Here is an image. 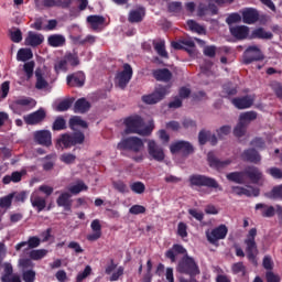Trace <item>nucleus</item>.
Masks as SVG:
<instances>
[{
  "label": "nucleus",
  "mask_w": 282,
  "mask_h": 282,
  "mask_svg": "<svg viewBox=\"0 0 282 282\" xmlns=\"http://www.w3.org/2000/svg\"><path fill=\"white\" fill-rule=\"evenodd\" d=\"M237 85L232 84L231 82L226 83L223 85L221 96L223 98H230L232 96H237Z\"/></svg>",
  "instance_id": "ea45409f"
},
{
  "label": "nucleus",
  "mask_w": 282,
  "mask_h": 282,
  "mask_svg": "<svg viewBox=\"0 0 282 282\" xmlns=\"http://www.w3.org/2000/svg\"><path fill=\"white\" fill-rule=\"evenodd\" d=\"M67 86L68 87H84L85 86V73L84 72H76L66 77Z\"/></svg>",
  "instance_id": "5701e85b"
},
{
  "label": "nucleus",
  "mask_w": 282,
  "mask_h": 282,
  "mask_svg": "<svg viewBox=\"0 0 282 282\" xmlns=\"http://www.w3.org/2000/svg\"><path fill=\"white\" fill-rule=\"evenodd\" d=\"M31 206L37 210V213H42V210H45L47 206V200L45 197L41 195L39 192H33L30 196Z\"/></svg>",
  "instance_id": "412c9836"
},
{
  "label": "nucleus",
  "mask_w": 282,
  "mask_h": 282,
  "mask_svg": "<svg viewBox=\"0 0 282 282\" xmlns=\"http://www.w3.org/2000/svg\"><path fill=\"white\" fill-rule=\"evenodd\" d=\"M35 77H36L35 87L37 89H45L47 85H50L47 80H45V78L43 77V73L41 70L39 69L35 70Z\"/></svg>",
  "instance_id": "de8ad7c7"
},
{
  "label": "nucleus",
  "mask_w": 282,
  "mask_h": 282,
  "mask_svg": "<svg viewBox=\"0 0 282 282\" xmlns=\"http://www.w3.org/2000/svg\"><path fill=\"white\" fill-rule=\"evenodd\" d=\"M232 274H241V276H246V267L243 262H236L231 265Z\"/></svg>",
  "instance_id": "5fc2aeb1"
},
{
  "label": "nucleus",
  "mask_w": 282,
  "mask_h": 282,
  "mask_svg": "<svg viewBox=\"0 0 282 282\" xmlns=\"http://www.w3.org/2000/svg\"><path fill=\"white\" fill-rule=\"evenodd\" d=\"M24 174H25V171L12 172L11 175L3 176L2 184H10L11 182H13V184H19V182H21V180H23Z\"/></svg>",
  "instance_id": "4c0bfd02"
},
{
  "label": "nucleus",
  "mask_w": 282,
  "mask_h": 282,
  "mask_svg": "<svg viewBox=\"0 0 282 282\" xmlns=\"http://www.w3.org/2000/svg\"><path fill=\"white\" fill-rule=\"evenodd\" d=\"M231 191L235 193V195H245L246 197H259L261 193L259 188L253 186H249V189L242 186H232Z\"/></svg>",
  "instance_id": "393cba45"
},
{
  "label": "nucleus",
  "mask_w": 282,
  "mask_h": 282,
  "mask_svg": "<svg viewBox=\"0 0 282 282\" xmlns=\"http://www.w3.org/2000/svg\"><path fill=\"white\" fill-rule=\"evenodd\" d=\"M187 26L192 32H196V34H205L206 29L202 26L199 23L195 22V20H188L187 21Z\"/></svg>",
  "instance_id": "8fccbe9b"
},
{
  "label": "nucleus",
  "mask_w": 282,
  "mask_h": 282,
  "mask_svg": "<svg viewBox=\"0 0 282 282\" xmlns=\"http://www.w3.org/2000/svg\"><path fill=\"white\" fill-rule=\"evenodd\" d=\"M258 116L259 115L257 113V111L250 110V111L240 113L239 120L248 127L250 122H254V120H257Z\"/></svg>",
  "instance_id": "79ce46f5"
},
{
  "label": "nucleus",
  "mask_w": 282,
  "mask_h": 282,
  "mask_svg": "<svg viewBox=\"0 0 282 282\" xmlns=\"http://www.w3.org/2000/svg\"><path fill=\"white\" fill-rule=\"evenodd\" d=\"M148 155L149 160H154V162H162L166 158V154L164 153V148L158 144L155 140L148 141Z\"/></svg>",
  "instance_id": "1a4fd4ad"
},
{
  "label": "nucleus",
  "mask_w": 282,
  "mask_h": 282,
  "mask_svg": "<svg viewBox=\"0 0 282 282\" xmlns=\"http://www.w3.org/2000/svg\"><path fill=\"white\" fill-rule=\"evenodd\" d=\"M273 37H274V34H272V32H267V30L263 28H258V29L253 30L251 32V34L249 35V39H251V40L260 39V40L270 41Z\"/></svg>",
  "instance_id": "c9c22d12"
},
{
  "label": "nucleus",
  "mask_w": 282,
  "mask_h": 282,
  "mask_svg": "<svg viewBox=\"0 0 282 282\" xmlns=\"http://www.w3.org/2000/svg\"><path fill=\"white\" fill-rule=\"evenodd\" d=\"M88 186L83 182H78L76 185L69 187V193L72 195H78V193H83V191H88Z\"/></svg>",
  "instance_id": "864d4df0"
},
{
  "label": "nucleus",
  "mask_w": 282,
  "mask_h": 282,
  "mask_svg": "<svg viewBox=\"0 0 282 282\" xmlns=\"http://www.w3.org/2000/svg\"><path fill=\"white\" fill-rule=\"evenodd\" d=\"M131 78H133V68L129 64H123V70L119 72L116 76L118 87L126 89Z\"/></svg>",
  "instance_id": "9b49d317"
},
{
  "label": "nucleus",
  "mask_w": 282,
  "mask_h": 282,
  "mask_svg": "<svg viewBox=\"0 0 282 282\" xmlns=\"http://www.w3.org/2000/svg\"><path fill=\"white\" fill-rule=\"evenodd\" d=\"M271 89L275 94L276 98L282 100V83L276 82V80L272 82Z\"/></svg>",
  "instance_id": "4d7b16f0"
},
{
  "label": "nucleus",
  "mask_w": 282,
  "mask_h": 282,
  "mask_svg": "<svg viewBox=\"0 0 282 282\" xmlns=\"http://www.w3.org/2000/svg\"><path fill=\"white\" fill-rule=\"evenodd\" d=\"M256 210H259L261 217L265 219H272L276 215V206L268 205L265 203L256 204Z\"/></svg>",
  "instance_id": "b1692460"
},
{
  "label": "nucleus",
  "mask_w": 282,
  "mask_h": 282,
  "mask_svg": "<svg viewBox=\"0 0 282 282\" xmlns=\"http://www.w3.org/2000/svg\"><path fill=\"white\" fill-rule=\"evenodd\" d=\"M245 65H250L251 63H257L259 61H263L265 55L261 52V48L258 46H249L246 48L242 55Z\"/></svg>",
  "instance_id": "6e6552de"
},
{
  "label": "nucleus",
  "mask_w": 282,
  "mask_h": 282,
  "mask_svg": "<svg viewBox=\"0 0 282 282\" xmlns=\"http://www.w3.org/2000/svg\"><path fill=\"white\" fill-rule=\"evenodd\" d=\"M245 178L250 180L251 184H259L263 180V172L254 165H249L243 170Z\"/></svg>",
  "instance_id": "f3484780"
},
{
  "label": "nucleus",
  "mask_w": 282,
  "mask_h": 282,
  "mask_svg": "<svg viewBox=\"0 0 282 282\" xmlns=\"http://www.w3.org/2000/svg\"><path fill=\"white\" fill-rule=\"evenodd\" d=\"M242 21L247 25H252L259 21V11L253 8H247L242 11Z\"/></svg>",
  "instance_id": "c756f323"
},
{
  "label": "nucleus",
  "mask_w": 282,
  "mask_h": 282,
  "mask_svg": "<svg viewBox=\"0 0 282 282\" xmlns=\"http://www.w3.org/2000/svg\"><path fill=\"white\" fill-rule=\"evenodd\" d=\"M87 23H89L91 30H98L100 25H105V17L102 15H88L86 19Z\"/></svg>",
  "instance_id": "58836bf2"
},
{
  "label": "nucleus",
  "mask_w": 282,
  "mask_h": 282,
  "mask_svg": "<svg viewBox=\"0 0 282 282\" xmlns=\"http://www.w3.org/2000/svg\"><path fill=\"white\" fill-rule=\"evenodd\" d=\"M166 94H169V87L161 86L156 88L152 94L144 95L142 100L145 102V105H156V102H160V100H164Z\"/></svg>",
  "instance_id": "ddd939ff"
},
{
  "label": "nucleus",
  "mask_w": 282,
  "mask_h": 282,
  "mask_svg": "<svg viewBox=\"0 0 282 282\" xmlns=\"http://www.w3.org/2000/svg\"><path fill=\"white\" fill-rule=\"evenodd\" d=\"M154 50L161 58H169V52H166V43L164 41L153 42Z\"/></svg>",
  "instance_id": "c03bdc74"
},
{
  "label": "nucleus",
  "mask_w": 282,
  "mask_h": 282,
  "mask_svg": "<svg viewBox=\"0 0 282 282\" xmlns=\"http://www.w3.org/2000/svg\"><path fill=\"white\" fill-rule=\"evenodd\" d=\"M240 158L242 162H249L250 164H259L261 162V154L254 148L243 150Z\"/></svg>",
  "instance_id": "aec40b11"
},
{
  "label": "nucleus",
  "mask_w": 282,
  "mask_h": 282,
  "mask_svg": "<svg viewBox=\"0 0 282 282\" xmlns=\"http://www.w3.org/2000/svg\"><path fill=\"white\" fill-rule=\"evenodd\" d=\"M74 3V0H43L44 8H63L67 10Z\"/></svg>",
  "instance_id": "72a5a7b5"
},
{
  "label": "nucleus",
  "mask_w": 282,
  "mask_h": 282,
  "mask_svg": "<svg viewBox=\"0 0 282 282\" xmlns=\"http://www.w3.org/2000/svg\"><path fill=\"white\" fill-rule=\"evenodd\" d=\"M144 17H147V9L144 7H139L129 12L128 21L129 23H142Z\"/></svg>",
  "instance_id": "a878e982"
},
{
  "label": "nucleus",
  "mask_w": 282,
  "mask_h": 282,
  "mask_svg": "<svg viewBox=\"0 0 282 282\" xmlns=\"http://www.w3.org/2000/svg\"><path fill=\"white\" fill-rule=\"evenodd\" d=\"M265 281L267 282H281V276H279V274H275L272 271H267L265 272Z\"/></svg>",
  "instance_id": "774afa93"
},
{
  "label": "nucleus",
  "mask_w": 282,
  "mask_h": 282,
  "mask_svg": "<svg viewBox=\"0 0 282 282\" xmlns=\"http://www.w3.org/2000/svg\"><path fill=\"white\" fill-rule=\"evenodd\" d=\"M166 94H169V87L161 86L156 88L152 94L144 95L142 100L145 102V105H156V102H160V100H164Z\"/></svg>",
  "instance_id": "f8f14e48"
},
{
  "label": "nucleus",
  "mask_w": 282,
  "mask_h": 282,
  "mask_svg": "<svg viewBox=\"0 0 282 282\" xmlns=\"http://www.w3.org/2000/svg\"><path fill=\"white\" fill-rule=\"evenodd\" d=\"M47 113L43 108H40L39 110L29 113L23 117V120L25 124L34 126V124H40V122H43L46 118Z\"/></svg>",
  "instance_id": "6ab92c4d"
},
{
  "label": "nucleus",
  "mask_w": 282,
  "mask_h": 282,
  "mask_svg": "<svg viewBox=\"0 0 282 282\" xmlns=\"http://www.w3.org/2000/svg\"><path fill=\"white\" fill-rule=\"evenodd\" d=\"M126 133H137L138 135H151L153 133V124L144 127V119L134 115L124 119Z\"/></svg>",
  "instance_id": "f03ea898"
},
{
  "label": "nucleus",
  "mask_w": 282,
  "mask_h": 282,
  "mask_svg": "<svg viewBox=\"0 0 282 282\" xmlns=\"http://www.w3.org/2000/svg\"><path fill=\"white\" fill-rule=\"evenodd\" d=\"M9 107L13 113L21 116L23 111H30V109H34V107H36V100H34L32 97H20L11 101Z\"/></svg>",
  "instance_id": "20e7f679"
},
{
  "label": "nucleus",
  "mask_w": 282,
  "mask_h": 282,
  "mask_svg": "<svg viewBox=\"0 0 282 282\" xmlns=\"http://www.w3.org/2000/svg\"><path fill=\"white\" fill-rule=\"evenodd\" d=\"M117 149L119 151H132V153H140L144 149V142L138 137H129L121 140Z\"/></svg>",
  "instance_id": "423d86ee"
},
{
  "label": "nucleus",
  "mask_w": 282,
  "mask_h": 282,
  "mask_svg": "<svg viewBox=\"0 0 282 282\" xmlns=\"http://www.w3.org/2000/svg\"><path fill=\"white\" fill-rule=\"evenodd\" d=\"M219 14V8L215 3H203L200 2L197 7V17L204 21H209L210 17H217Z\"/></svg>",
  "instance_id": "9d476101"
},
{
  "label": "nucleus",
  "mask_w": 282,
  "mask_h": 282,
  "mask_svg": "<svg viewBox=\"0 0 282 282\" xmlns=\"http://www.w3.org/2000/svg\"><path fill=\"white\" fill-rule=\"evenodd\" d=\"M210 130H200L198 133V144H200V147H204V144H206V142H208L209 138H210Z\"/></svg>",
  "instance_id": "6e6d98bb"
},
{
  "label": "nucleus",
  "mask_w": 282,
  "mask_h": 282,
  "mask_svg": "<svg viewBox=\"0 0 282 282\" xmlns=\"http://www.w3.org/2000/svg\"><path fill=\"white\" fill-rule=\"evenodd\" d=\"M29 247V250H34V248H39L41 246V238L36 236L29 237L28 241H21L15 245V250L19 252L22 248Z\"/></svg>",
  "instance_id": "473e14b6"
},
{
  "label": "nucleus",
  "mask_w": 282,
  "mask_h": 282,
  "mask_svg": "<svg viewBox=\"0 0 282 282\" xmlns=\"http://www.w3.org/2000/svg\"><path fill=\"white\" fill-rule=\"evenodd\" d=\"M257 228H251L245 239L247 259L252 263V265H259L257 260V254H259V249L257 247Z\"/></svg>",
  "instance_id": "7ed1b4c3"
},
{
  "label": "nucleus",
  "mask_w": 282,
  "mask_h": 282,
  "mask_svg": "<svg viewBox=\"0 0 282 282\" xmlns=\"http://www.w3.org/2000/svg\"><path fill=\"white\" fill-rule=\"evenodd\" d=\"M232 131V128L230 126H223L219 129L216 130L218 140H224L226 135H228Z\"/></svg>",
  "instance_id": "13d9d810"
},
{
  "label": "nucleus",
  "mask_w": 282,
  "mask_h": 282,
  "mask_svg": "<svg viewBox=\"0 0 282 282\" xmlns=\"http://www.w3.org/2000/svg\"><path fill=\"white\" fill-rule=\"evenodd\" d=\"M207 162L210 169H215V171H224V169L232 164V160L230 159H227L225 161L219 160L217 156H215V152H208Z\"/></svg>",
  "instance_id": "2eb2a0df"
},
{
  "label": "nucleus",
  "mask_w": 282,
  "mask_h": 282,
  "mask_svg": "<svg viewBox=\"0 0 282 282\" xmlns=\"http://www.w3.org/2000/svg\"><path fill=\"white\" fill-rule=\"evenodd\" d=\"M73 202L69 192L62 193L56 199L57 206L64 208L67 213H70Z\"/></svg>",
  "instance_id": "c85d7f7f"
},
{
  "label": "nucleus",
  "mask_w": 282,
  "mask_h": 282,
  "mask_svg": "<svg viewBox=\"0 0 282 282\" xmlns=\"http://www.w3.org/2000/svg\"><path fill=\"white\" fill-rule=\"evenodd\" d=\"M90 228L94 232L87 236V241H98L102 237V225H100V220H93Z\"/></svg>",
  "instance_id": "2f4dec72"
},
{
  "label": "nucleus",
  "mask_w": 282,
  "mask_h": 282,
  "mask_svg": "<svg viewBox=\"0 0 282 282\" xmlns=\"http://www.w3.org/2000/svg\"><path fill=\"white\" fill-rule=\"evenodd\" d=\"M171 153H183V155H191L195 153V148L188 141H176L170 145Z\"/></svg>",
  "instance_id": "4468645a"
},
{
  "label": "nucleus",
  "mask_w": 282,
  "mask_h": 282,
  "mask_svg": "<svg viewBox=\"0 0 282 282\" xmlns=\"http://www.w3.org/2000/svg\"><path fill=\"white\" fill-rule=\"evenodd\" d=\"M250 147H254V149H265V140L261 137H256L250 141Z\"/></svg>",
  "instance_id": "e2e57ef3"
},
{
  "label": "nucleus",
  "mask_w": 282,
  "mask_h": 282,
  "mask_svg": "<svg viewBox=\"0 0 282 282\" xmlns=\"http://www.w3.org/2000/svg\"><path fill=\"white\" fill-rule=\"evenodd\" d=\"M3 274L1 276V281H6L7 279H10L14 272V269L12 268L11 263H4V270H3Z\"/></svg>",
  "instance_id": "bf43d9fd"
},
{
  "label": "nucleus",
  "mask_w": 282,
  "mask_h": 282,
  "mask_svg": "<svg viewBox=\"0 0 282 282\" xmlns=\"http://www.w3.org/2000/svg\"><path fill=\"white\" fill-rule=\"evenodd\" d=\"M85 142V133L78 131L73 134L64 133L57 139V147H63V149H72L76 144H83Z\"/></svg>",
  "instance_id": "39448f33"
},
{
  "label": "nucleus",
  "mask_w": 282,
  "mask_h": 282,
  "mask_svg": "<svg viewBox=\"0 0 282 282\" xmlns=\"http://www.w3.org/2000/svg\"><path fill=\"white\" fill-rule=\"evenodd\" d=\"M228 182H234L235 184H246V174L243 171L230 172L226 175Z\"/></svg>",
  "instance_id": "a19ab883"
},
{
  "label": "nucleus",
  "mask_w": 282,
  "mask_h": 282,
  "mask_svg": "<svg viewBox=\"0 0 282 282\" xmlns=\"http://www.w3.org/2000/svg\"><path fill=\"white\" fill-rule=\"evenodd\" d=\"M54 69L56 74H58V72H67V59L64 57L63 59L56 62L54 65Z\"/></svg>",
  "instance_id": "052dcab7"
},
{
  "label": "nucleus",
  "mask_w": 282,
  "mask_h": 282,
  "mask_svg": "<svg viewBox=\"0 0 282 282\" xmlns=\"http://www.w3.org/2000/svg\"><path fill=\"white\" fill-rule=\"evenodd\" d=\"M64 129H67V121H65V118L63 117H57L53 122L52 130L64 131Z\"/></svg>",
  "instance_id": "09e8293b"
},
{
  "label": "nucleus",
  "mask_w": 282,
  "mask_h": 282,
  "mask_svg": "<svg viewBox=\"0 0 282 282\" xmlns=\"http://www.w3.org/2000/svg\"><path fill=\"white\" fill-rule=\"evenodd\" d=\"M91 109V104L87 101L85 98H79L76 100L74 105V112L75 113H87Z\"/></svg>",
  "instance_id": "e433bc0d"
},
{
  "label": "nucleus",
  "mask_w": 282,
  "mask_h": 282,
  "mask_svg": "<svg viewBox=\"0 0 282 282\" xmlns=\"http://www.w3.org/2000/svg\"><path fill=\"white\" fill-rule=\"evenodd\" d=\"M22 279L24 282H34L36 280V272L33 270H28L22 273Z\"/></svg>",
  "instance_id": "0e129e2a"
},
{
  "label": "nucleus",
  "mask_w": 282,
  "mask_h": 282,
  "mask_svg": "<svg viewBox=\"0 0 282 282\" xmlns=\"http://www.w3.org/2000/svg\"><path fill=\"white\" fill-rule=\"evenodd\" d=\"M152 76L160 83H170L173 78V73H171L169 68H158L152 70Z\"/></svg>",
  "instance_id": "7c9ffc66"
},
{
  "label": "nucleus",
  "mask_w": 282,
  "mask_h": 282,
  "mask_svg": "<svg viewBox=\"0 0 282 282\" xmlns=\"http://www.w3.org/2000/svg\"><path fill=\"white\" fill-rule=\"evenodd\" d=\"M229 32L237 41H246L250 36V28L247 25H236L229 29Z\"/></svg>",
  "instance_id": "4be33fe9"
},
{
  "label": "nucleus",
  "mask_w": 282,
  "mask_h": 282,
  "mask_svg": "<svg viewBox=\"0 0 282 282\" xmlns=\"http://www.w3.org/2000/svg\"><path fill=\"white\" fill-rule=\"evenodd\" d=\"M33 139L41 147H52V132L50 130H37L33 133Z\"/></svg>",
  "instance_id": "dca6fc26"
},
{
  "label": "nucleus",
  "mask_w": 282,
  "mask_h": 282,
  "mask_svg": "<svg viewBox=\"0 0 282 282\" xmlns=\"http://www.w3.org/2000/svg\"><path fill=\"white\" fill-rule=\"evenodd\" d=\"M89 274H91V267L86 265L84 271H82L77 274L76 281L77 282H83V281H85V279H87V276H89Z\"/></svg>",
  "instance_id": "680f3d73"
},
{
  "label": "nucleus",
  "mask_w": 282,
  "mask_h": 282,
  "mask_svg": "<svg viewBox=\"0 0 282 282\" xmlns=\"http://www.w3.org/2000/svg\"><path fill=\"white\" fill-rule=\"evenodd\" d=\"M47 256L46 249H33L29 252V258L32 261H41V259H44V257Z\"/></svg>",
  "instance_id": "49530a36"
},
{
  "label": "nucleus",
  "mask_w": 282,
  "mask_h": 282,
  "mask_svg": "<svg viewBox=\"0 0 282 282\" xmlns=\"http://www.w3.org/2000/svg\"><path fill=\"white\" fill-rule=\"evenodd\" d=\"M68 124L69 129H72L73 131H76V127H82V129H87L89 127L87 121L83 120V118H80L79 116L70 118Z\"/></svg>",
  "instance_id": "37998d69"
},
{
  "label": "nucleus",
  "mask_w": 282,
  "mask_h": 282,
  "mask_svg": "<svg viewBox=\"0 0 282 282\" xmlns=\"http://www.w3.org/2000/svg\"><path fill=\"white\" fill-rule=\"evenodd\" d=\"M236 109H250L254 105V99L250 96L237 97L231 100Z\"/></svg>",
  "instance_id": "cd10ccee"
},
{
  "label": "nucleus",
  "mask_w": 282,
  "mask_h": 282,
  "mask_svg": "<svg viewBox=\"0 0 282 282\" xmlns=\"http://www.w3.org/2000/svg\"><path fill=\"white\" fill-rule=\"evenodd\" d=\"M228 235V227L226 225H219L214 228L212 232L207 234V240L209 243H217Z\"/></svg>",
  "instance_id": "a211bd4d"
},
{
  "label": "nucleus",
  "mask_w": 282,
  "mask_h": 282,
  "mask_svg": "<svg viewBox=\"0 0 282 282\" xmlns=\"http://www.w3.org/2000/svg\"><path fill=\"white\" fill-rule=\"evenodd\" d=\"M65 43H67V40L63 34H52L47 37V45L50 47H63Z\"/></svg>",
  "instance_id": "f704fd0d"
},
{
  "label": "nucleus",
  "mask_w": 282,
  "mask_h": 282,
  "mask_svg": "<svg viewBox=\"0 0 282 282\" xmlns=\"http://www.w3.org/2000/svg\"><path fill=\"white\" fill-rule=\"evenodd\" d=\"M34 61L31 62H26L24 64V72L26 74V78H32V76H34Z\"/></svg>",
  "instance_id": "338daca9"
},
{
  "label": "nucleus",
  "mask_w": 282,
  "mask_h": 282,
  "mask_svg": "<svg viewBox=\"0 0 282 282\" xmlns=\"http://www.w3.org/2000/svg\"><path fill=\"white\" fill-rule=\"evenodd\" d=\"M177 254H184L176 265V272L180 274H187L188 276H197L200 274L199 265L195 259L188 256L186 249L182 245H173L171 249L165 252V258L170 259L171 263L177 261Z\"/></svg>",
  "instance_id": "f257e3e1"
},
{
  "label": "nucleus",
  "mask_w": 282,
  "mask_h": 282,
  "mask_svg": "<svg viewBox=\"0 0 282 282\" xmlns=\"http://www.w3.org/2000/svg\"><path fill=\"white\" fill-rule=\"evenodd\" d=\"M43 41H45L43 34L30 31L25 37V45H29V47H39V45H43Z\"/></svg>",
  "instance_id": "bb28decb"
},
{
  "label": "nucleus",
  "mask_w": 282,
  "mask_h": 282,
  "mask_svg": "<svg viewBox=\"0 0 282 282\" xmlns=\"http://www.w3.org/2000/svg\"><path fill=\"white\" fill-rule=\"evenodd\" d=\"M59 160L64 164H74V162H76V155L72 153H64L61 155Z\"/></svg>",
  "instance_id": "69168bd1"
},
{
  "label": "nucleus",
  "mask_w": 282,
  "mask_h": 282,
  "mask_svg": "<svg viewBox=\"0 0 282 282\" xmlns=\"http://www.w3.org/2000/svg\"><path fill=\"white\" fill-rule=\"evenodd\" d=\"M189 185L191 186H198V188H202V186H205L206 188H214L217 191L219 188V182L215 180L214 177L203 175V174H193L189 176Z\"/></svg>",
  "instance_id": "0eeeda50"
},
{
  "label": "nucleus",
  "mask_w": 282,
  "mask_h": 282,
  "mask_svg": "<svg viewBox=\"0 0 282 282\" xmlns=\"http://www.w3.org/2000/svg\"><path fill=\"white\" fill-rule=\"evenodd\" d=\"M34 54L32 53V50L30 48H20L17 54V59L21 61L22 63H25V61H30L33 58Z\"/></svg>",
  "instance_id": "a18cd8bd"
},
{
  "label": "nucleus",
  "mask_w": 282,
  "mask_h": 282,
  "mask_svg": "<svg viewBox=\"0 0 282 282\" xmlns=\"http://www.w3.org/2000/svg\"><path fill=\"white\" fill-rule=\"evenodd\" d=\"M248 129V126L243 123V121L239 120L238 124L234 129V135L236 138H243L246 135V131Z\"/></svg>",
  "instance_id": "3c124183"
},
{
  "label": "nucleus",
  "mask_w": 282,
  "mask_h": 282,
  "mask_svg": "<svg viewBox=\"0 0 282 282\" xmlns=\"http://www.w3.org/2000/svg\"><path fill=\"white\" fill-rule=\"evenodd\" d=\"M130 189L137 195H142V193L147 191V186L144 185V183L137 181L130 185Z\"/></svg>",
  "instance_id": "603ef678"
}]
</instances>
